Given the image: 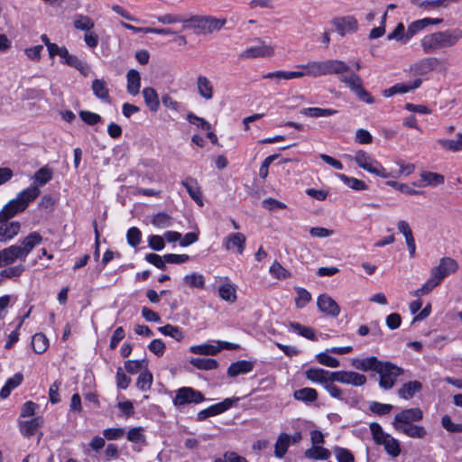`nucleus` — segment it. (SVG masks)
I'll return each mask as SVG.
<instances>
[{"label": "nucleus", "mask_w": 462, "mask_h": 462, "mask_svg": "<svg viewBox=\"0 0 462 462\" xmlns=\"http://www.w3.org/2000/svg\"><path fill=\"white\" fill-rule=\"evenodd\" d=\"M461 39L462 30L459 28H454L425 35L420 40V45L425 53H432L440 49L453 47Z\"/></svg>", "instance_id": "1"}, {"label": "nucleus", "mask_w": 462, "mask_h": 462, "mask_svg": "<svg viewBox=\"0 0 462 462\" xmlns=\"http://www.w3.org/2000/svg\"><path fill=\"white\" fill-rule=\"evenodd\" d=\"M42 236L37 233H30L22 242L21 245H11L0 251V267L9 265L16 260L24 261L32 249L40 245Z\"/></svg>", "instance_id": "2"}, {"label": "nucleus", "mask_w": 462, "mask_h": 462, "mask_svg": "<svg viewBox=\"0 0 462 462\" xmlns=\"http://www.w3.org/2000/svg\"><path fill=\"white\" fill-rule=\"evenodd\" d=\"M298 68L306 69L307 76L311 78L350 72V67L345 61L337 59L310 60L298 65Z\"/></svg>", "instance_id": "3"}, {"label": "nucleus", "mask_w": 462, "mask_h": 462, "mask_svg": "<svg viewBox=\"0 0 462 462\" xmlns=\"http://www.w3.org/2000/svg\"><path fill=\"white\" fill-rule=\"evenodd\" d=\"M369 428L375 444L383 446L385 452L389 456L397 457L401 454L400 441L392 435L384 432L379 423L372 422Z\"/></svg>", "instance_id": "4"}, {"label": "nucleus", "mask_w": 462, "mask_h": 462, "mask_svg": "<svg viewBox=\"0 0 462 462\" xmlns=\"http://www.w3.org/2000/svg\"><path fill=\"white\" fill-rule=\"evenodd\" d=\"M352 160L363 170L381 178H388L391 176L386 169L369 153L363 150L356 152Z\"/></svg>", "instance_id": "5"}, {"label": "nucleus", "mask_w": 462, "mask_h": 462, "mask_svg": "<svg viewBox=\"0 0 462 462\" xmlns=\"http://www.w3.org/2000/svg\"><path fill=\"white\" fill-rule=\"evenodd\" d=\"M376 373L380 375V387L389 390L393 387L397 378L403 374V370L391 362L381 361Z\"/></svg>", "instance_id": "6"}, {"label": "nucleus", "mask_w": 462, "mask_h": 462, "mask_svg": "<svg viewBox=\"0 0 462 462\" xmlns=\"http://www.w3.org/2000/svg\"><path fill=\"white\" fill-rule=\"evenodd\" d=\"M191 27L198 30L199 33L208 34L220 31L226 23V19H217L213 16H192L188 19Z\"/></svg>", "instance_id": "7"}, {"label": "nucleus", "mask_w": 462, "mask_h": 462, "mask_svg": "<svg viewBox=\"0 0 462 462\" xmlns=\"http://www.w3.org/2000/svg\"><path fill=\"white\" fill-rule=\"evenodd\" d=\"M458 270V264L451 257H443L439 260L437 266L430 271V275L439 283L449 274L455 273Z\"/></svg>", "instance_id": "8"}, {"label": "nucleus", "mask_w": 462, "mask_h": 462, "mask_svg": "<svg viewBox=\"0 0 462 462\" xmlns=\"http://www.w3.org/2000/svg\"><path fill=\"white\" fill-rule=\"evenodd\" d=\"M423 419V412L420 408L405 409L395 414L393 426L395 430L403 425L413 424V422L420 421Z\"/></svg>", "instance_id": "9"}, {"label": "nucleus", "mask_w": 462, "mask_h": 462, "mask_svg": "<svg viewBox=\"0 0 462 462\" xmlns=\"http://www.w3.org/2000/svg\"><path fill=\"white\" fill-rule=\"evenodd\" d=\"M205 400L203 394L190 387L180 388L173 399V403L176 406H182L190 403H199Z\"/></svg>", "instance_id": "10"}, {"label": "nucleus", "mask_w": 462, "mask_h": 462, "mask_svg": "<svg viewBox=\"0 0 462 462\" xmlns=\"http://www.w3.org/2000/svg\"><path fill=\"white\" fill-rule=\"evenodd\" d=\"M259 44L245 49L241 52V59L270 58L274 55V46L258 41Z\"/></svg>", "instance_id": "11"}, {"label": "nucleus", "mask_w": 462, "mask_h": 462, "mask_svg": "<svg viewBox=\"0 0 462 462\" xmlns=\"http://www.w3.org/2000/svg\"><path fill=\"white\" fill-rule=\"evenodd\" d=\"M334 382L354 386H362L366 383L365 375L353 371H336L332 374Z\"/></svg>", "instance_id": "12"}, {"label": "nucleus", "mask_w": 462, "mask_h": 462, "mask_svg": "<svg viewBox=\"0 0 462 462\" xmlns=\"http://www.w3.org/2000/svg\"><path fill=\"white\" fill-rule=\"evenodd\" d=\"M246 237L242 233H231L223 239L222 245L226 251L242 254L245 248Z\"/></svg>", "instance_id": "13"}, {"label": "nucleus", "mask_w": 462, "mask_h": 462, "mask_svg": "<svg viewBox=\"0 0 462 462\" xmlns=\"http://www.w3.org/2000/svg\"><path fill=\"white\" fill-rule=\"evenodd\" d=\"M332 23L341 36L356 32L358 30V22L352 15L337 17L332 21Z\"/></svg>", "instance_id": "14"}, {"label": "nucleus", "mask_w": 462, "mask_h": 462, "mask_svg": "<svg viewBox=\"0 0 462 462\" xmlns=\"http://www.w3.org/2000/svg\"><path fill=\"white\" fill-rule=\"evenodd\" d=\"M319 310L331 317H337L340 313V308L337 303L328 294H321L317 300Z\"/></svg>", "instance_id": "15"}, {"label": "nucleus", "mask_w": 462, "mask_h": 462, "mask_svg": "<svg viewBox=\"0 0 462 462\" xmlns=\"http://www.w3.org/2000/svg\"><path fill=\"white\" fill-rule=\"evenodd\" d=\"M443 22L442 18H423L420 20H416L409 24L406 31V38H410V40L416 35L419 32L423 30L424 28L430 25H438Z\"/></svg>", "instance_id": "16"}, {"label": "nucleus", "mask_w": 462, "mask_h": 462, "mask_svg": "<svg viewBox=\"0 0 462 462\" xmlns=\"http://www.w3.org/2000/svg\"><path fill=\"white\" fill-rule=\"evenodd\" d=\"M333 372L322 369V368H310L305 372V375L308 380L320 383L324 387L328 384L329 382H334Z\"/></svg>", "instance_id": "17"}, {"label": "nucleus", "mask_w": 462, "mask_h": 462, "mask_svg": "<svg viewBox=\"0 0 462 462\" xmlns=\"http://www.w3.org/2000/svg\"><path fill=\"white\" fill-rule=\"evenodd\" d=\"M438 64L439 60L437 58H426L413 64L411 70L415 75L423 76L435 69Z\"/></svg>", "instance_id": "18"}, {"label": "nucleus", "mask_w": 462, "mask_h": 462, "mask_svg": "<svg viewBox=\"0 0 462 462\" xmlns=\"http://www.w3.org/2000/svg\"><path fill=\"white\" fill-rule=\"evenodd\" d=\"M397 229L405 237L410 256L413 257L415 254L416 245L410 225L405 220H400L397 223Z\"/></svg>", "instance_id": "19"}, {"label": "nucleus", "mask_w": 462, "mask_h": 462, "mask_svg": "<svg viewBox=\"0 0 462 462\" xmlns=\"http://www.w3.org/2000/svg\"><path fill=\"white\" fill-rule=\"evenodd\" d=\"M22 207L16 199L10 200L0 211V223L7 222L16 214L24 211L25 208Z\"/></svg>", "instance_id": "20"}, {"label": "nucleus", "mask_w": 462, "mask_h": 462, "mask_svg": "<svg viewBox=\"0 0 462 462\" xmlns=\"http://www.w3.org/2000/svg\"><path fill=\"white\" fill-rule=\"evenodd\" d=\"M181 184L185 187L187 189L189 197L199 205L202 206V193L200 187L198 183V181L191 178L188 177L184 180L181 181Z\"/></svg>", "instance_id": "21"}, {"label": "nucleus", "mask_w": 462, "mask_h": 462, "mask_svg": "<svg viewBox=\"0 0 462 462\" xmlns=\"http://www.w3.org/2000/svg\"><path fill=\"white\" fill-rule=\"evenodd\" d=\"M199 95L206 99L210 100L214 96V88L212 82L203 75H199L196 81Z\"/></svg>", "instance_id": "22"}, {"label": "nucleus", "mask_w": 462, "mask_h": 462, "mask_svg": "<svg viewBox=\"0 0 462 462\" xmlns=\"http://www.w3.org/2000/svg\"><path fill=\"white\" fill-rule=\"evenodd\" d=\"M0 224V242H7L13 239L21 229V224L18 221Z\"/></svg>", "instance_id": "23"}, {"label": "nucleus", "mask_w": 462, "mask_h": 462, "mask_svg": "<svg viewBox=\"0 0 462 462\" xmlns=\"http://www.w3.org/2000/svg\"><path fill=\"white\" fill-rule=\"evenodd\" d=\"M381 361H379L375 356H369L365 358H356L352 360V365L358 370L363 372L368 371H377L378 366L380 365Z\"/></svg>", "instance_id": "24"}, {"label": "nucleus", "mask_w": 462, "mask_h": 462, "mask_svg": "<svg viewBox=\"0 0 462 462\" xmlns=\"http://www.w3.org/2000/svg\"><path fill=\"white\" fill-rule=\"evenodd\" d=\"M40 193L41 190L39 187L36 185H32L19 192L15 199L23 206L22 208H24L26 209L28 205L39 197Z\"/></svg>", "instance_id": "25"}, {"label": "nucleus", "mask_w": 462, "mask_h": 462, "mask_svg": "<svg viewBox=\"0 0 462 462\" xmlns=\"http://www.w3.org/2000/svg\"><path fill=\"white\" fill-rule=\"evenodd\" d=\"M338 76V79L341 83L346 85L349 89L355 94L359 88L363 86V80L359 75L355 72H347L342 74H337Z\"/></svg>", "instance_id": "26"}, {"label": "nucleus", "mask_w": 462, "mask_h": 462, "mask_svg": "<svg viewBox=\"0 0 462 462\" xmlns=\"http://www.w3.org/2000/svg\"><path fill=\"white\" fill-rule=\"evenodd\" d=\"M218 296L221 300L229 303H234L237 300L236 287L227 279L218 287Z\"/></svg>", "instance_id": "27"}, {"label": "nucleus", "mask_w": 462, "mask_h": 462, "mask_svg": "<svg viewBox=\"0 0 462 462\" xmlns=\"http://www.w3.org/2000/svg\"><path fill=\"white\" fill-rule=\"evenodd\" d=\"M42 419L41 417H35L28 420L20 421L19 429L24 437L30 438L35 434L36 430L42 426Z\"/></svg>", "instance_id": "28"}, {"label": "nucleus", "mask_w": 462, "mask_h": 462, "mask_svg": "<svg viewBox=\"0 0 462 462\" xmlns=\"http://www.w3.org/2000/svg\"><path fill=\"white\" fill-rule=\"evenodd\" d=\"M254 368V365L250 361L240 360L235 363H232L228 369L227 374L230 377H236L239 374H245L251 372Z\"/></svg>", "instance_id": "29"}, {"label": "nucleus", "mask_w": 462, "mask_h": 462, "mask_svg": "<svg viewBox=\"0 0 462 462\" xmlns=\"http://www.w3.org/2000/svg\"><path fill=\"white\" fill-rule=\"evenodd\" d=\"M145 105L152 112L160 108V99L156 90L152 88H144L142 91Z\"/></svg>", "instance_id": "30"}, {"label": "nucleus", "mask_w": 462, "mask_h": 462, "mask_svg": "<svg viewBox=\"0 0 462 462\" xmlns=\"http://www.w3.org/2000/svg\"><path fill=\"white\" fill-rule=\"evenodd\" d=\"M396 430L413 439H424L427 435L426 429L417 424L403 425L402 428L398 427Z\"/></svg>", "instance_id": "31"}, {"label": "nucleus", "mask_w": 462, "mask_h": 462, "mask_svg": "<svg viewBox=\"0 0 462 462\" xmlns=\"http://www.w3.org/2000/svg\"><path fill=\"white\" fill-rule=\"evenodd\" d=\"M291 445V436L287 433H281L274 444V456L282 458Z\"/></svg>", "instance_id": "32"}, {"label": "nucleus", "mask_w": 462, "mask_h": 462, "mask_svg": "<svg viewBox=\"0 0 462 462\" xmlns=\"http://www.w3.org/2000/svg\"><path fill=\"white\" fill-rule=\"evenodd\" d=\"M422 384L419 381H410L399 389L398 395L404 400H409L411 399L416 393L420 392Z\"/></svg>", "instance_id": "33"}, {"label": "nucleus", "mask_w": 462, "mask_h": 462, "mask_svg": "<svg viewBox=\"0 0 462 462\" xmlns=\"http://www.w3.org/2000/svg\"><path fill=\"white\" fill-rule=\"evenodd\" d=\"M127 91L133 96H136L141 88V77L137 70L130 69L126 75Z\"/></svg>", "instance_id": "34"}, {"label": "nucleus", "mask_w": 462, "mask_h": 462, "mask_svg": "<svg viewBox=\"0 0 462 462\" xmlns=\"http://www.w3.org/2000/svg\"><path fill=\"white\" fill-rule=\"evenodd\" d=\"M437 143L446 151L457 152L462 151V133L457 134L456 139H438Z\"/></svg>", "instance_id": "35"}, {"label": "nucleus", "mask_w": 462, "mask_h": 462, "mask_svg": "<svg viewBox=\"0 0 462 462\" xmlns=\"http://www.w3.org/2000/svg\"><path fill=\"white\" fill-rule=\"evenodd\" d=\"M23 380V376L21 373H17L13 377L9 378L0 391V397L2 399L7 398L12 390L18 387L22 383Z\"/></svg>", "instance_id": "36"}, {"label": "nucleus", "mask_w": 462, "mask_h": 462, "mask_svg": "<svg viewBox=\"0 0 462 462\" xmlns=\"http://www.w3.org/2000/svg\"><path fill=\"white\" fill-rule=\"evenodd\" d=\"M94 95L104 101H109V90L104 79H94L91 86Z\"/></svg>", "instance_id": "37"}, {"label": "nucleus", "mask_w": 462, "mask_h": 462, "mask_svg": "<svg viewBox=\"0 0 462 462\" xmlns=\"http://www.w3.org/2000/svg\"><path fill=\"white\" fill-rule=\"evenodd\" d=\"M189 351L192 354H196V355L215 356L218 352L221 351V347L217 346V345L201 344V345L191 346L189 347Z\"/></svg>", "instance_id": "38"}, {"label": "nucleus", "mask_w": 462, "mask_h": 462, "mask_svg": "<svg viewBox=\"0 0 462 462\" xmlns=\"http://www.w3.org/2000/svg\"><path fill=\"white\" fill-rule=\"evenodd\" d=\"M305 457L313 460H326L330 457V451L320 446H314L305 451Z\"/></svg>", "instance_id": "39"}, {"label": "nucleus", "mask_w": 462, "mask_h": 462, "mask_svg": "<svg viewBox=\"0 0 462 462\" xmlns=\"http://www.w3.org/2000/svg\"><path fill=\"white\" fill-rule=\"evenodd\" d=\"M337 113V110L331 108L306 107L300 110V114L310 117L330 116Z\"/></svg>", "instance_id": "40"}, {"label": "nucleus", "mask_w": 462, "mask_h": 462, "mask_svg": "<svg viewBox=\"0 0 462 462\" xmlns=\"http://www.w3.org/2000/svg\"><path fill=\"white\" fill-rule=\"evenodd\" d=\"M189 363L199 370H214L218 367V362L211 358L192 357Z\"/></svg>", "instance_id": "41"}, {"label": "nucleus", "mask_w": 462, "mask_h": 462, "mask_svg": "<svg viewBox=\"0 0 462 462\" xmlns=\"http://www.w3.org/2000/svg\"><path fill=\"white\" fill-rule=\"evenodd\" d=\"M183 282L190 287L196 289L205 288V277L198 273H190L183 277Z\"/></svg>", "instance_id": "42"}, {"label": "nucleus", "mask_w": 462, "mask_h": 462, "mask_svg": "<svg viewBox=\"0 0 462 462\" xmlns=\"http://www.w3.org/2000/svg\"><path fill=\"white\" fill-rule=\"evenodd\" d=\"M293 396L296 400L303 402H312L318 399V393L313 388H302L294 392Z\"/></svg>", "instance_id": "43"}, {"label": "nucleus", "mask_w": 462, "mask_h": 462, "mask_svg": "<svg viewBox=\"0 0 462 462\" xmlns=\"http://www.w3.org/2000/svg\"><path fill=\"white\" fill-rule=\"evenodd\" d=\"M74 28L80 31L89 32L94 26V21L84 14H77L73 22Z\"/></svg>", "instance_id": "44"}, {"label": "nucleus", "mask_w": 462, "mask_h": 462, "mask_svg": "<svg viewBox=\"0 0 462 462\" xmlns=\"http://www.w3.org/2000/svg\"><path fill=\"white\" fill-rule=\"evenodd\" d=\"M60 57L64 60V63H66L68 66L75 68L79 71L83 70V62L77 56L70 54L66 47H64V49L61 50Z\"/></svg>", "instance_id": "45"}, {"label": "nucleus", "mask_w": 462, "mask_h": 462, "mask_svg": "<svg viewBox=\"0 0 462 462\" xmlns=\"http://www.w3.org/2000/svg\"><path fill=\"white\" fill-rule=\"evenodd\" d=\"M158 330L164 336H169V337H173L178 342L182 341L185 337L183 331L180 328L171 325V324H167L163 327H160L158 328Z\"/></svg>", "instance_id": "46"}, {"label": "nucleus", "mask_w": 462, "mask_h": 462, "mask_svg": "<svg viewBox=\"0 0 462 462\" xmlns=\"http://www.w3.org/2000/svg\"><path fill=\"white\" fill-rule=\"evenodd\" d=\"M337 177L349 188L355 190H366L368 186L366 183L359 179L348 177L345 174H338Z\"/></svg>", "instance_id": "47"}, {"label": "nucleus", "mask_w": 462, "mask_h": 462, "mask_svg": "<svg viewBox=\"0 0 462 462\" xmlns=\"http://www.w3.org/2000/svg\"><path fill=\"white\" fill-rule=\"evenodd\" d=\"M32 346L35 353L42 354L46 351L49 340L42 333H37L32 337Z\"/></svg>", "instance_id": "48"}, {"label": "nucleus", "mask_w": 462, "mask_h": 462, "mask_svg": "<svg viewBox=\"0 0 462 462\" xmlns=\"http://www.w3.org/2000/svg\"><path fill=\"white\" fill-rule=\"evenodd\" d=\"M289 326L293 331L297 332L301 337L310 340H316L315 331L310 327H306L294 321L290 322Z\"/></svg>", "instance_id": "49"}, {"label": "nucleus", "mask_w": 462, "mask_h": 462, "mask_svg": "<svg viewBox=\"0 0 462 462\" xmlns=\"http://www.w3.org/2000/svg\"><path fill=\"white\" fill-rule=\"evenodd\" d=\"M52 170L47 166H44L34 173L33 180L38 185L43 186L52 179Z\"/></svg>", "instance_id": "50"}, {"label": "nucleus", "mask_w": 462, "mask_h": 462, "mask_svg": "<svg viewBox=\"0 0 462 462\" xmlns=\"http://www.w3.org/2000/svg\"><path fill=\"white\" fill-rule=\"evenodd\" d=\"M420 178L426 186H437L444 183V176L436 172L422 171Z\"/></svg>", "instance_id": "51"}, {"label": "nucleus", "mask_w": 462, "mask_h": 462, "mask_svg": "<svg viewBox=\"0 0 462 462\" xmlns=\"http://www.w3.org/2000/svg\"><path fill=\"white\" fill-rule=\"evenodd\" d=\"M152 383V374L149 371L145 370L139 374L136 382V387L141 391L146 392L151 388Z\"/></svg>", "instance_id": "52"}, {"label": "nucleus", "mask_w": 462, "mask_h": 462, "mask_svg": "<svg viewBox=\"0 0 462 462\" xmlns=\"http://www.w3.org/2000/svg\"><path fill=\"white\" fill-rule=\"evenodd\" d=\"M387 40H395L402 43L408 42L410 38H406L404 24L402 23H399L395 29L387 35Z\"/></svg>", "instance_id": "53"}, {"label": "nucleus", "mask_w": 462, "mask_h": 462, "mask_svg": "<svg viewBox=\"0 0 462 462\" xmlns=\"http://www.w3.org/2000/svg\"><path fill=\"white\" fill-rule=\"evenodd\" d=\"M328 353L329 352H328V350H327L326 352H321V353L317 354L316 355L317 361L320 365H323L325 366H328L331 368L338 367L340 365L339 361L337 358L329 356Z\"/></svg>", "instance_id": "54"}, {"label": "nucleus", "mask_w": 462, "mask_h": 462, "mask_svg": "<svg viewBox=\"0 0 462 462\" xmlns=\"http://www.w3.org/2000/svg\"><path fill=\"white\" fill-rule=\"evenodd\" d=\"M152 224L158 228H166L171 226V217L166 213L156 214L152 220Z\"/></svg>", "instance_id": "55"}, {"label": "nucleus", "mask_w": 462, "mask_h": 462, "mask_svg": "<svg viewBox=\"0 0 462 462\" xmlns=\"http://www.w3.org/2000/svg\"><path fill=\"white\" fill-rule=\"evenodd\" d=\"M333 451L337 462H355L354 455L348 449L336 446Z\"/></svg>", "instance_id": "56"}, {"label": "nucleus", "mask_w": 462, "mask_h": 462, "mask_svg": "<svg viewBox=\"0 0 462 462\" xmlns=\"http://www.w3.org/2000/svg\"><path fill=\"white\" fill-rule=\"evenodd\" d=\"M296 291L295 304L297 308L302 309L311 300V295L303 288H296Z\"/></svg>", "instance_id": "57"}, {"label": "nucleus", "mask_w": 462, "mask_h": 462, "mask_svg": "<svg viewBox=\"0 0 462 462\" xmlns=\"http://www.w3.org/2000/svg\"><path fill=\"white\" fill-rule=\"evenodd\" d=\"M270 273L277 279H286L291 276V273L286 270L280 263L274 262L270 267Z\"/></svg>", "instance_id": "58"}, {"label": "nucleus", "mask_w": 462, "mask_h": 462, "mask_svg": "<svg viewBox=\"0 0 462 462\" xmlns=\"http://www.w3.org/2000/svg\"><path fill=\"white\" fill-rule=\"evenodd\" d=\"M147 362L143 360H128L125 363V370L130 374H136L143 368L146 367Z\"/></svg>", "instance_id": "59"}, {"label": "nucleus", "mask_w": 462, "mask_h": 462, "mask_svg": "<svg viewBox=\"0 0 462 462\" xmlns=\"http://www.w3.org/2000/svg\"><path fill=\"white\" fill-rule=\"evenodd\" d=\"M79 117L83 122L89 125H95L101 122L102 118L98 114L90 112V111H80Z\"/></svg>", "instance_id": "60"}, {"label": "nucleus", "mask_w": 462, "mask_h": 462, "mask_svg": "<svg viewBox=\"0 0 462 462\" xmlns=\"http://www.w3.org/2000/svg\"><path fill=\"white\" fill-rule=\"evenodd\" d=\"M421 79H417L411 84L398 83L393 85L396 94H403L418 88L421 85Z\"/></svg>", "instance_id": "61"}, {"label": "nucleus", "mask_w": 462, "mask_h": 462, "mask_svg": "<svg viewBox=\"0 0 462 462\" xmlns=\"http://www.w3.org/2000/svg\"><path fill=\"white\" fill-rule=\"evenodd\" d=\"M441 425L448 432H451V433L462 432V424L454 423L448 415H444L441 418Z\"/></svg>", "instance_id": "62"}, {"label": "nucleus", "mask_w": 462, "mask_h": 462, "mask_svg": "<svg viewBox=\"0 0 462 462\" xmlns=\"http://www.w3.org/2000/svg\"><path fill=\"white\" fill-rule=\"evenodd\" d=\"M393 405L373 402L370 404V411L377 415H384L391 412Z\"/></svg>", "instance_id": "63"}, {"label": "nucleus", "mask_w": 462, "mask_h": 462, "mask_svg": "<svg viewBox=\"0 0 462 462\" xmlns=\"http://www.w3.org/2000/svg\"><path fill=\"white\" fill-rule=\"evenodd\" d=\"M142 233L137 227H131L126 234L127 242L131 246H137L141 242Z\"/></svg>", "instance_id": "64"}]
</instances>
